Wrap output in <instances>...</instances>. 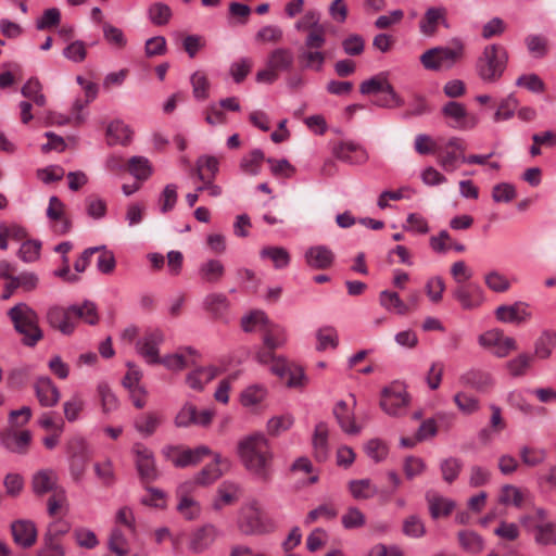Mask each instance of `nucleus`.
Returning a JSON list of instances; mask_svg holds the SVG:
<instances>
[{
	"mask_svg": "<svg viewBox=\"0 0 556 556\" xmlns=\"http://www.w3.org/2000/svg\"><path fill=\"white\" fill-rule=\"evenodd\" d=\"M403 533L406 536L418 539L425 535L426 527L417 515H410L403 521Z\"/></svg>",
	"mask_w": 556,
	"mask_h": 556,
	"instance_id": "nucleus-55",
	"label": "nucleus"
},
{
	"mask_svg": "<svg viewBox=\"0 0 556 556\" xmlns=\"http://www.w3.org/2000/svg\"><path fill=\"white\" fill-rule=\"evenodd\" d=\"M261 256L263 258H269L273 261L274 266L277 269L285 268L290 263V254L289 252L281 247H267L261 251Z\"/></svg>",
	"mask_w": 556,
	"mask_h": 556,
	"instance_id": "nucleus-46",
	"label": "nucleus"
},
{
	"mask_svg": "<svg viewBox=\"0 0 556 556\" xmlns=\"http://www.w3.org/2000/svg\"><path fill=\"white\" fill-rule=\"evenodd\" d=\"M452 295L465 311L479 308L485 298L482 288L475 282L460 283L452 290Z\"/></svg>",
	"mask_w": 556,
	"mask_h": 556,
	"instance_id": "nucleus-10",
	"label": "nucleus"
},
{
	"mask_svg": "<svg viewBox=\"0 0 556 556\" xmlns=\"http://www.w3.org/2000/svg\"><path fill=\"white\" fill-rule=\"evenodd\" d=\"M38 556H65V548L49 531L43 536V545L38 551Z\"/></svg>",
	"mask_w": 556,
	"mask_h": 556,
	"instance_id": "nucleus-50",
	"label": "nucleus"
},
{
	"mask_svg": "<svg viewBox=\"0 0 556 556\" xmlns=\"http://www.w3.org/2000/svg\"><path fill=\"white\" fill-rule=\"evenodd\" d=\"M465 51V42L456 37L445 46H438L425 51L419 60L426 70L448 71L464 59Z\"/></svg>",
	"mask_w": 556,
	"mask_h": 556,
	"instance_id": "nucleus-2",
	"label": "nucleus"
},
{
	"mask_svg": "<svg viewBox=\"0 0 556 556\" xmlns=\"http://www.w3.org/2000/svg\"><path fill=\"white\" fill-rule=\"evenodd\" d=\"M219 169V162L217 157L212 155H201L197 160L198 178L201 181L206 178H215Z\"/></svg>",
	"mask_w": 556,
	"mask_h": 556,
	"instance_id": "nucleus-42",
	"label": "nucleus"
},
{
	"mask_svg": "<svg viewBox=\"0 0 556 556\" xmlns=\"http://www.w3.org/2000/svg\"><path fill=\"white\" fill-rule=\"evenodd\" d=\"M507 60V51L503 46L488 45L476 61V72L484 83H495L502 77Z\"/></svg>",
	"mask_w": 556,
	"mask_h": 556,
	"instance_id": "nucleus-4",
	"label": "nucleus"
},
{
	"mask_svg": "<svg viewBox=\"0 0 556 556\" xmlns=\"http://www.w3.org/2000/svg\"><path fill=\"white\" fill-rule=\"evenodd\" d=\"M135 464L142 482L151 483L159 477L155 459L152 451L142 443H136L132 447Z\"/></svg>",
	"mask_w": 556,
	"mask_h": 556,
	"instance_id": "nucleus-9",
	"label": "nucleus"
},
{
	"mask_svg": "<svg viewBox=\"0 0 556 556\" xmlns=\"http://www.w3.org/2000/svg\"><path fill=\"white\" fill-rule=\"evenodd\" d=\"M61 22V12L58 8H50L43 11L42 15L36 21L38 30H46L55 27Z\"/></svg>",
	"mask_w": 556,
	"mask_h": 556,
	"instance_id": "nucleus-59",
	"label": "nucleus"
},
{
	"mask_svg": "<svg viewBox=\"0 0 556 556\" xmlns=\"http://www.w3.org/2000/svg\"><path fill=\"white\" fill-rule=\"evenodd\" d=\"M264 160V152L261 149H254L241 159L240 168L248 175L256 176L261 173Z\"/></svg>",
	"mask_w": 556,
	"mask_h": 556,
	"instance_id": "nucleus-40",
	"label": "nucleus"
},
{
	"mask_svg": "<svg viewBox=\"0 0 556 556\" xmlns=\"http://www.w3.org/2000/svg\"><path fill=\"white\" fill-rule=\"evenodd\" d=\"M349 491L357 501L374 497L379 492V488L369 479L351 480L349 482Z\"/></svg>",
	"mask_w": 556,
	"mask_h": 556,
	"instance_id": "nucleus-36",
	"label": "nucleus"
},
{
	"mask_svg": "<svg viewBox=\"0 0 556 556\" xmlns=\"http://www.w3.org/2000/svg\"><path fill=\"white\" fill-rule=\"evenodd\" d=\"M149 17L154 25H165L172 16L170 8L165 3H154L149 8Z\"/></svg>",
	"mask_w": 556,
	"mask_h": 556,
	"instance_id": "nucleus-58",
	"label": "nucleus"
},
{
	"mask_svg": "<svg viewBox=\"0 0 556 556\" xmlns=\"http://www.w3.org/2000/svg\"><path fill=\"white\" fill-rule=\"evenodd\" d=\"M240 486L231 481H224L217 489V496L213 502V508L220 510L226 505H231L239 498Z\"/></svg>",
	"mask_w": 556,
	"mask_h": 556,
	"instance_id": "nucleus-28",
	"label": "nucleus"
},
{
	"mask_svg": "<svg viewBox=\"0 0 556 556\" xmlns=\"http://www.w3.org/2000/svg\"><path fill=\"white\" fill-rule=\"evenodd\" d=\"M412 402V396L407 391V387L402 381H393L384 387V413L400 417L407 413Z\"/></svg>",
	"mask_w": 556,
	"mask_h": 556,
	"instance_id": "nucleus-6",
	"label": "nucleus"
},
{
	"mask_svg": "<svg viewBox=\"0 0 556 556\" xmlns=\"http://www.w3.org/2000/svg\"><path fill=\"white\" fill-rule=\"evenodd\" d=\"M217 376V369L213 366L198 367L186 377L187 384L195 390L202 391L204 386Z\"/></svg>",
	"mask_w": 556,
	"mask_h": 556,
	"instance_id": "nucleus-33",
	"label": "nucleus"
},
{
	"mask_svg": "<svg viewBox=\"0 0 556 556\" xmlns=\"http://www.w3.org/2000/svg\"><path fill=\"white\" fill-rule=\"evenodd\" d=\"M204 308L215 318L222 317L229 306L227 296L223 293H210L203 301Z\"/></svg>",
	"mask_w": 556,
	"mask_h": 556,
	"instance_id": "nucleus-39",
	"label": "nucleus"
},
{
	"mask_svg": "<svg viewBox=\"0 0 556 556\" xmlns=\"http://www.w3.org/2000/svg\"><path fill=\"white\" fill-rule=\"evenodd\" d=\"M163 453L175 467L185 468L199 464L204 456L211 454V450L205 445L187 450H180L178 446H166Z\"/></svg>",
	"mask_w": 556,
	"mask_h": 556,
	"instance_id": "nucleus-8",
	"label": "nucleus"
},
{
	"mask_svg": "<svg viewBox=\"0 0 556 556\" xmlns=\"http://www.w3.org/2000/svg\"><path fill=\"white\" fill-rule=\"evenodd\" d=\"M30 442L31 432L29 430L17 431L11 425L0 431V444L11 453L25 455Z\"/></svg>",
	"mask_w": 556,
	"mask_h": 556,
	"instance_id": "nucleus-12",
	"label": "nucleus"
},
{
	"mask_svg": "<svg viewBox=\"0 0 556 556\" xmlns=\"http://www.w3.org/2000/svg\"><path fill=\"white\" fill-rule=\"evenodd\" d=\"M127 169L138 180H147L152 174L150 162L144 156L130 157Z\"/></svg>",
	"mask_w": 556,
	"mask_h": 556,
	"instance_id": "nucleus-44",
	"label": "nucleus"
},
{
	"mask_svg": "<svg viewBox=\"0 0 556 556\" xmlns=\"http://www.w3.org/2000/svg\"><path fill=\"white\" fill-rule=\"evenodd\" d=\"M34 389L38 402L43 407H53L60 401V390L47 376L38 377L34 383Z\"/></svg>",
	"mask_w": 556,
	"mask_h": 556,
	"instance_id": "nucleus-17",
	"label": "nucleus"
},
{
	"mask_svg": "<svg viewBox=\"0 0 556 556\" xmlns=\"http://www.w3.org/2000/svg\"><path fill=\"white\" fill-rule=\"evenodd\" d=\"M74 319H83L89 325H96L99 320L97 306L93 302L85 301L81 305H71Z\"/></svg>",
	"mask_w": 556,
	"mask_h": 556,
	"instance_id": "nucleus-43",
	"label": "nucleus"
},
{
	"mask_svg": "<svg viewBox=\"0 0 556 556\" xmlns=\"http://www.w3.org/2000/svg\"><path fill=\"white\" fill-rule=\"evenodd\" d=\"M264 329L266 331L263 338L265 348L276 350L285 343L286 338L279 327L267 325Z\"/></svg>",
	"mask_w": 556,
	"mask_h": 556,
	"instance_id": "nucleus-61",
	"label": "nucleus"
},
{
	"mask_svg": "<svg viewBox=\"0 0 556 556\" xmlns=\"http://www.w3.org/2000/svg\"><path fill=\"white\" fill-rule=\"evenodd\" d=\"M478 344L498 358L506 357L511 351L517 350L514 338L507 337L501 329H489L478 336Z\"/></svg>",
	"mask_w": 556,
	"mask_h": 556,
	"instance_id": "nucleus-7",
	"label": "nucleus"
},
{
	"mask_svg": "<svg viewBox=\"0 0 556 556\" xmlns=\"http://www.w3.org/2000/svg\"><path fill=\"white\" fill-rule=\"evenodd\" d=\"M21 92L25 98L33 100L34 103L38 106H43L46 104V97L42 93V85L35 77L29 78L24 84Z\"/></svg>",
	"mask_w": 556,
	"mask_h": 556,
	"instance_id": "nucleus-45",
	"label": "nucleus"
},
{
	"mask_svg": "<svg viewBox=\"0 0 556 556\" xmlns=\"http://www.w3.org/2000/svg\"><path fill=\"white\" fill-rule=\"evenodd\" d=\"M73 538L76 544L81 548L93 549L99 545L96 533L88 528L79 527L74 529Z\"/></svg>",
	"mask_w": 556,
	"mask_h": 556,
	"instance_id": "nucleus-49",
	"label": "nucleus"
},
{
	"mask_svg": "<svg viewBox=\"0 0 556 556\" xmlns=\"http://www.w3.org/2000/svg\"><path fill=\"white\" fill-rule=\"evenodd\" d=\"M8 316L15 331L23 336L22 343L25 346L34 348L43 338V332L38 325L39 317L26 303H18L11 307Z\"/></svg>",
	"mask_w": 556,
	"mask_h": 556,
	"instance_id": "nucleus-3",
	"label": "nucleus"
},
{
	"mask_svg": "<svg viewBox=\"0 0 556 556\" xmlns=\"http://www.w3.org/2000/svg\"><path fill=\"white\" fill-rule=\"evenodd\" d=\"M329 428L328 425L325 421H319L314 429L313 433V451H314V457L317 462L323 463L325 462L330 452L329 447Z\"/></svg>",
	"mask_w": 556,
	"mask_h": 556,
	"instance_id": "nucleus-24",
	"label": "nucleus"
},
{
	"mask_svg": "<svg viewBox=\"0 0 556 556\" xmlns=\"http://www.w3.org/2000/svg\"><path fill=\"white\" fill-rule=\"evenodd\" d=\"M459 382L462 386L478 392H486L494 386V379L490 372L476 368L463 372Z\"/></svg>",
	"mask_w": 556,
	"mask_h": 556,
	"instance_id": "nucleus-18",
	"label": "nucleus"
},
{
	"mask_svg": "<svg viewBox=\"0 0 556 556\" xmlns=\"http://www.w3.org/2000/svg\"><path fill=\"white\" fill-rule=\"evenodd\" d=\"M556 348V331L544 329L534 342V356L539 359H547Z\"/></svg>",
	"mask_w": 556,
	"mask_h": 556,
	"instance_id": "nucleus-27",
	"label": "nucleus"
},
{
	"mask_svg": "<svg viewBox=\"0 0 556 556\" xmlns=\"http://www.w3.org/2000/svg\"><path fill=\"white\" fill-rule=\"evenodd\" d=\"M164 341V334L161 330L155 329L144 333V336L137 341V352L147 361L149 364L160 363V351L159 346Z\"/></svg>",
	"mask_w": 556,
	"mask_h": 556,
	"instance_id": "nucleus-14",
	"label": "nucleus"
},
{
	"mask_svg": "<svg viewBox=\"0 0 556 556\" xmlns=\"http://www.w3.org/2000/svg\"><path fill=\"white\" fill-rule=\"evenodd\" d=\"M517 197L516 188L510 182L496 184L492 189V199L496 203H509Z\"/></svg>",
	"mask_w": 556,
	"mask_h": 556,
	"instance_id": "nucleus-51",
	"label": "nucleus"
},
{
	"mask_svg": "<svg viewBox=\"0 0 556 556\" xmlns=\"http://www.w3.org/2000/svg\"><path fill=\"white\" fill-rule=\"evenodd\" d=\"M109 548L117 556L128 554L127 540L119 529H113L109 539Z\"/></svg>",
	"mask_w": 556,
	"mask_h": 556,
	"instance_id": "nucleus-64",
	"label": "nucleus"
},
{
	"mask_svg": "<svg viewBox=\"0 0 556 556\" xmlns=\"http://www.w3.org/2000/svg\"><path fill=\"white\" fill-rule=\"evenodd\" d=\"M334 152L339 159L351 163L361 162L365 159V153L352 141L340 142L336 147Z\"/></svg>",
	"mask_w": 556,
	"mask_h": 556,
	"instance_id": "nucleus-41",
	"label": "nucleus"
},
{
	"mask_svg": "<svg viewBox=\"0 0 556 556\" xmlns=\"http://www.w3.org/2000/svg\"><path fill=\"white\" fill-rule=\"evenodd\" d=\"M225 275V266L219 260L211 258L198 268V276L204 283H218Z\"/></svg>",
	"mask_w": 556,
	"mask_h": 556,
	"instance_id": "nucleus-26",
	"label": "nucleus"
},
{
	"mask_svg": "<svg viewBox=\"0 0 556 556\" xmlns=\"http://www.w3.org/2000/svg\"><path fill=\"white\" fill-rule=\"evenodd\" d=\"M484 282L494 292H505L510 287L508 279L497 270H491L485 274Z\"/></svg>",
	"mask_w": 556,
	"mask_h": 556,
	"instance_id": "nucleus-60",
	"label": "nucleus"
},
{
	"mask_svg": "<svg viewBox=\"0 0 556 556\" xmlns=\"http://www.w3.org/2000/svg\"><path fill=\"white\" fill-rule=\"evenodd\" d=\"M238 527L243 534L255 535L271 532L275 523L253 503L241 510Z\"/></svg>",
	"mask_w": 556,
	"mask_h": 556,
	"instance_id": "nucleus-5",
	"label": "nucleus"
},
{
	"mask_svg": "<svg viewBox=\"0 0 556 556\" xmlns=\"http://www.w3.org/2000/svg\"><path fill=\"white\" fill-rule=\"evenodd\" d=\"M442 114L451 121L448 125L455 129L469 130L478 124V118L470 114L463 103L456 101H448L442 108Z\"/></svg>",
	"mask_w": 556,
	"mask_h": 556,
	"instance_id": "nucleus-11",
	"label": "nucleus"
},
{
	"mask_svg": "<svg viewBox=\"0 0 556 556\" xmlns=\"http://www.w3.org/2000/svg\"><path fill=\"white\" fill-rule=\"evenodd\" d=\"M532 356L527 353H521L515 358L510 359L507 364V370L513 377H521L530 367Z\"/></svg>",
	"mask_w": 556,
	"mask_h": 556,
	"instance_id": "nucleus-56",
	"label": "nucleus"
},
{
	"mask_svg": "<svg viewBox=\"0 0 556 556\" xmlns=\"http://www.w3.org/2000/svg\"><path fill=\"white\" fill-rule=\"evenodd\" d=\"M527 532L533 533L534 542L541 546L556 545V522L547 520L523 526Z\"/></svg>",
	"mask_w": 556,
	"mask_h": 556,
	"instance_id": "nucleus-21",
	"label": "nucleus"
},
{
	"mask_svg": "<svg viewBox=\"0 0 556 556\" xmlns=\"http://www.w3.org/2000/svg\"><path fill=\"white\" fill-rule=\"evenodd\" d=\"M131 136H132V131L130 130L129 126L118 119L110 123V125L106 128V137H108L109 146H115V144L126 146L130 142Z\"/></svg>",
	"mask_w": 556,
	"mask_h": 556,
	"instance_id": "nucleus-30",
	"label": "nucleus"
},
{
	"mask_svg": "<svg viewBox=\"0 0 556 556\" xmlns=\"http://www.w3.org/2000/svg\"><path fill=\"white\" fill-rule=\"evenodd\" d=\"M495 317L501 323L519 325L531 319L532 313L528 303L519 301L509 305H500L495 309Z\"/></svg>",
	"mask_w": 556,
	"mask_h": 556,
	"instance_id": "nucleus-15",
	"label": "nucleus"
},
{
	"mask_svg": "<svg viewBox=\"0 0 556 556\" xmlns=\"http://www.w3.org/2000/svg\"><path fill=\"white\" fill-rule=\"evenodd\" d=\"M517 108L518 100L513 94H509L500 103L494 114V121L501 122L510 119L515 115Z\"/></svg>",
	"mask_w": 556,
	"mask_h": 556,
	"instance_id": "nucleus-54",
	"label": "nucleus"
},
{
	"mask_svg": "<svg viewBox=\"0 0 556 556\" xmlns=\"http://www.w3.org/2000/svg\"><path fill=\"white\" fill-rule=\"evenodd\" d=\"M326 60L321 50L305 49L299 53V62L304 70L320 72Z\"/></svg>",
	"mask_w": 556,
	"mask_h": 556,
	"instance_id": "nucleus-38",
	"label": "nucleus"
},
{
	"mask_svg": "<svg viewBox=\"0 0 556 556\" xmlns=\"http://www.w3.org/2000/svg\"><path fill=\"white\" fill-rule=\"evenodd\" d=\"M213 417V410L204 409L199 413L195 405L186 403L177 413L174 422L178 428H188L191 425L207 427L211 425Z\"/></svg>",
	"mask_w": 556,
	"mask_h": 556,
	"instance_id": "nucleus-13",
	"label": "nucleus"
},
{
	"mask_svg": "<svg viewBox=\"0 0 556 556\" xmlns=\"http://www.w3.org/2000/svg\"><path fill=\"white\" fill-rule=\"evenodd\" d=\"M41 243L37 240H27L22 243L18 250V256L26 263L35 262L39 258Z\"/></svg>",
	"mask_w": 556,
	"mask_h": 556,
	"instance_id": "nucleus-63",
	"label": "nucleus"
},
{
	"mask_svg": "<svg viewBox=\"0 0 556 556\" xmlns=\"http://www.w3.org/2000/svg\"><path fill=\"white\" fill-rule=\"evenodd\" d=\"M46 318L50 327L60 331L62 334L70 336L75 330V319L71 312V306L67 308L52 306L48 309Z\"/></svg>",
	"mask_w": 556,
	"mask_h": 556,
	"instance_id": "nucleus-16",
	"label": "nucleus"
},
{
	"mask_svg": "<svg viewBox=\"0 0 556 556\" xmlns=\"http://www.w3.org/2000/svg\"><path fill=\"white\" fill-rule=\"evenodd\" d=\"M454 403L465 415H472L480 409V401L465 392H458L454 395Z\"/></svg>",
	"mask_w": 556,
	"mask_h": 556,
	"instance_id": "nucleus-48",
	"label": "nucleus"
},
{
	"mask_svg": "<svg viewBox=\"0 0 556 556\" xmlns=\"http://www.w3.org/2000/svg\"><path fill=\"white\" fill-rule=\"evenodd\" d=\"M426 501L428 503L430 516L433 519L448 516L455 508V502L451 498L440 495L433 490L426 493Z\"/></svg>",
	"mask_w": 556,
	"mask_h": 556,
	"instance_id": "nucleus-25",
	"label": "nucleus"
},
{
	"mask_svg": "<svg viewBox=\"0 0 556 556\" xmlns=\"http://www.w3.org/2000/svg\"><path fill=\"white\" fill-rule=\"evenodd\" d=\"M341 522L346 530L358 529L365 525L366 517L357 507L352 506L342 515Z\"/></svg>",
	"mask_w": 556,
	"mask_h": 556,
	"instance_id": "nucleus-52",
	"label": "nucleus"
},
{
	"mask_svg": "<svg viewBox=\"0 0 556 556\" xmlns=\"http://www.w3.org/2000/svg\"><path fill=\"white\" fill-rule=\"evenodd\" d=\"M193 96L198 100H205L208 97L210 83L202 72H195L191 76Z\"/></svg>",
	"mask_w": 556,
	"mask_h": 556,
	"instance_id": "nucleus-62",
	"label": "nucleus"
},
{
	"mask_svg": "<svg viewBox=\"0 0 556 556\" xmlns=\"http://www.w3.org/2000/svg\"><path fill=\"white\" fill-rule=\"evenodd\" d=\"M58 482L56 473L51 469H42L36 472L33 477L31 485L33 491L37 495L46 494L55 490Z\"/></svg>",
	"mask_w": 556,
	"mask_h": 556,
	"instance_id": "nucleus-31",
	"label": "nucleus"
},
{
	"mask_svg": "<svg viewBox=\"0 0 556 556\" xmlns=\"http://www.w3.org/2000/svg\"><path fill=\"white\" fill-rule=\"evenodd\" d=\"M294 62L293 52L288 48H277L268 55L267 65L278 72L291 70Z\"/></svg>",
	"mask_w": 556,
	"mask_h": 556,
	"instance_id": "nucleus-34",
	"label": "nucleus"
},
{
	"mask_svg": "<svg viewBox=\"0 0 556 556\" xmlns=\"http://www.w3.org/2000/svg\"><path fill=\"white\" fill-rule=\"evenodd\" d=\"M332 414L344 433L358 434L361 432L362 428L355 421L354 410L349 407L345 401H338L333 407Z\"/></svg>",
	"mask_w": 556,
	"mask_h": 556,
	"instance_id": "nucleus-20",
	"label": "nucleus"
},
{
	"mask_svg": "<svg viewBox=\"0 0 556 556\" xmlns=\"http://www.w3.org/2000/svg\"><path fill=\"white\" fill-rule=\"evenodd\" d=\"M462 467L463 463L458 458L450 457L442 460V463L440 464V468L443 480L446 481L447 483H452L454 480L457 479Z\"/></svg>",
	"mask_w": 556,
	"mask_h": 556,
	"instance_id": "nucleus-57",
	"label": "nucleus"
},
{
	"mask_svg": "<svg viewBox=\"0 0 556 556\" xmlns=\"http://www.w3.org/2000/svg\"><path fill=\"white\" fill-rule=\"evenodd\" d=\"M191 483L187 482L178 488V494L181 496L177 505V510L188 520L195 519L200 514V505L191 497L186 495Z\"/></svg>",
	"mask_w": 556,
	"mask_h": 556,
	"instance_id": "nucleus-32",
	"label": "nucleus"
},
{
	"mask_svg": "<svg viewBox=\"0 0 556 556\" xmlns=\"http://www.w3.org/2000/svg\"><path fill=\"white\" fill-rule=\"evenodd\" d=\"M11 533L15 544L23 548L31 547L37 540V529L30 520H16L11 525Z\"/></svg>",
	"mask_w": 556,
	"mask_h": 556,
	"instance_id": "nucleus-19",
	"label": "nucleus"
},
{
	"mask_svg": "<svg viewBox=\"0 0 556 556\" xmlns=\"http://www.w3.org/2000/svg\"><path fill=\"white\" fill-rule=\"evenodd\" d=\"M458 540L464 549L477 554L483 549V539L476 532L465 530L458 533Z\"/></svg>",
	"mask_w": 556,
	"mask_h": 556,
	"instance_id": "nucleus-47",
	"label": "nucleus"
},
{
	"mask_svg": "<svg viewBox=\"0 0 556 556\" xmlns=\"http://www.w3.org/2000/svg\"><path fill=\"white\" fill-rule=\"evenodd\" d=\"M304 257L307 266L313 269H327L334 261L333 252L325 245L311 247Z\"/></svg>",
	"mask_w": 556,
	"mask_h": 556,
	"instance_id": "nucleus-23",
	"label": "nucleus"
},
{
	"mask_svg": "<svg viewBox=\"0 0 556 556\" xmlns=\"http://www.w3.org/2000/svg\"><path fill=\"white\" fill-rule=\"evenodd\" d=\"M243 467L261 483H269L274 475V452L264 433L242 438L237 446Z\"/></svg>",
	"mask_w": 556,
	"mask_h": 556,
	"instance_id": "nucleus-1",
	"label": "nucleus"
},
{
	"mask_svg": "<svg viewBox=\"0 0 556 556\" xmlns=\"http://www.w3.org/2000/svg\"><path fill=\"white\" fill-rule=\"evenodd\" d=\"M529 493L516 485L505 484L500 493L498 502L503 505H513L517 508L522 507Z\"/></svg>",
	"mask_w": 556,
	"mask_h": 556,
	"instance_id": "nucleus-37",
	"label": "nucleus"
},
{
	"mask_svg": "<svg viewBox=\"0 0 556 556\" xmlns=\"http://www.w3.org/2000/svg\"><path fill=\"white\" fill-rule=\"evenodd\" d=\"M216 529L211 526H204L198 529L191 536L189 548L194 553H202L215 541Z\"/></svg>",
	"mask_w": 556,
	"mask_h": 556,
	"instance_id": "nucleus-29",
	"label": "nucleus"
},
{
	"mask_svg": "<svg viewBox=\"0 0 556 556\" xmlns=\"http://www.w3.org/2000/svg\"><path fill=\"white\" fill-rule=\"evenodd\" d=\"M161 416L154 412L139 415L134 420L135 429L143 437H151L161 425Z\"/></svg>",
	"mask_w": 556,
	"mask_h": 556,
	"instance_id": "nucleus-35",
	"label": "nucleus"
},
{
	"mask_svg": "<svg viewBox=\"0 0 556 556\" xmlns=\"http://www.w3.org/2000/svg\"><path fill=\"white\" fill-rule=\"evenodd\" d=\"M293 421V417L290 415L275 416L267 421V432L271 437H278L289 430Z\"/></svg>",
	"mask_w": 556,
	"mask_h": 556,
	"instance_id": "nucleus-53",
	"label": "nucleus"
},
{
	"mask_svg": "<svg viewBox=\"0 0 556 556\" xmlns=\"http://www.w3.org/2000/svg\"><path fill=\"white\" fill-rule=\"evenodd\" d=\"M442 24L448 27L446 21V9L444 7L429 8L419 23V29L425 36H433L438 26Z\"/></svg>",
	"mask_w": 556,
	"mask_h": 556,
	"instance_id": "nucleus-22",
	"label": "nucleus"
}]
</instances>
